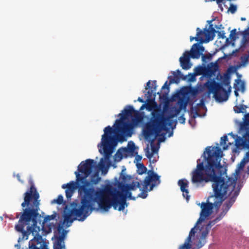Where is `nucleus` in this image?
<instances>
[{
  "instance_id": "1",
  "label": "nucleus",
  "mask_w": 249,
  "mask_h": 249,
  "mask_svg": "<svg viewBox=\"0 0 249 249\" xmlns=\"http://www.w3.org/2000/svg\"><path fill=\"white\" fill-rule=\"evenodd\" d=\"M216 149L213 154L211 155L209 148H207L206 150L209 156L206 159L207 163L204 165L203 161H201L200 159H198L196 168L192 173V182L197 187L203 186L206 183L212 181L214 195L208 198V203H201L200 217L195 227L191 230L187 237H190L189 244H191L192 237L194 236L196 232V227L212 214L213 208L218 209L228 196L229 197V199L223 204L220 213L214 219L210 221L205 227H203L200 230L202 241H194L193 243V245L197 249L201 248L204 245L205 238L212 226L221 220L226 215L240 192V188H235L236 178H229L225 180L221 177L216 176V171L221 167L219 163V154L221 153V151L219 148Z\"/></svg>"
},
{
  "instance_id": "2",
  "label": "nucleus",
  "mask_w": 249,
  "mask_h": 249,
  "mask_svg": "<svg viewBox=\"0 0 249 249\" xmlns=\"http://www.w3.org/2000/svg\"><path fill=\"white\" fill-rule=\"evenodd\" d=\"M231 79H208L204 85L197 84L196 88H191L189 90L187 88H185L178 94L177 104L179 107H173L171 114L166 116L163 112L160 111L152 112L150 121L144 125L143 129L145 139L151 140V151L148 145L144 149L145 155L150 162H156L159 158L158 154L160 145L154 144L155 139L158 136H161L164 139L170 129H174L177 121L173 120V118L177 117L181 109L186 108L189 99V93L196 96L206 89L208 97H210L211 94H213V98L217 102H225L228 100L231 91ZM162 138H160V142L164 141Z\"/></svg>"
},
{
  "instance_id": "3",
  "label": "nucleus",
  "mask_w": 249,
  "mask_h": 249,
  "mask_svg": "<svg viewBox=\"0 0 249 249\" xmlns=\"http://www.w3.org/2000/svg\"><path fill=\"white\" fill-rule=\"evenodd\" d=\"M96 169V163L93 160L87 159L83 161L78 166L77 170L74 173L76 181H71L67 184L62 185V188L66 189L65 193L68 199L71 197L76 188H78L79 195L81 197L80 203L73 202L71 204V208L70 210H67V206L65 207L62 224L69 227L75 220L84 221L94 209V203L96 202L99 205L98 200H86V198L81 190L82 187L86 185V188H93L96 191L99 189H104L105 186L103 188H95L91 185L97 184L101 180L99 172L95 171Z\"/></svg>"
},
{
  "instance_id": "4",
  "label": "nucleus",
  "mask_w": 249,
  "mask_h": 249,
  "mask_svg": "<svg viewBox=\"0 0 249 249\" xmlns=\"http://www.w3.org/2000/svg\"><path fill=\"white\" fill-rule=\"evenodd\" d=\"M39 195L34 185L24 193V201L21 203L23 209L18 224L16 231L27 236L32 233L34 238L29 242V249H48V245L39 235L40 227L37 226V218L39 215Z\"/></svg>"
},
{
  "instance_id": "5",
  "label": "nucleus",
  "mask_w": 249,
  "mask_h": 249,
  "mask_svg": "<svg viewBox=\"0 0 249 249\" xmlns=\"http://www.w3.org/2000/svg\"><path fill=\"white\" fill-rule=\"evenodd\" d=\"M140 182L133 181L129 184L119 182L117 188L112 184H107L104 189L96 191L93 188H86V185L82 186L81 190L86 200H98L99 207L101 210L107 212L113 206L115 210L121 211L124 210L127 198L135 199L131 196L130 191L140 188Z\"/></svg>"
},
{
  "instance_id": "6",
  "label": "nucleus",
  "mask_w": 249,
  "mask_h": 249,
  "mask_svg": "<svg viewBox=\"0 0 249 249\" xmlns=\"http://www.w3.org/2000/svg\"><path fill=\"white\" fill-rule=\"evenodd\" d=\"M134 111L132 106H126L122 113L118 115L121 116V118L116 120L113 125L114 129L109 125L104 128V133L102 136L101 141L98 144V147L100 153L103 154L105 158H110L117 144V141L124 142L126 140V137L131 136V124L124 121L123 119L124 116H131Z\"/></svg>"
},
{
  "instance_id": "7",
  "label": "nucleus",
  "mask_w": 249,
  "mask_h": 249,
  "mask_svg": "<svg viewBox=\"0 0 249 249\" xmlns=\"http://www.w3.org/2000/svg\"><path fill=\"white\" fill-rule=\"evenodd\" d=\"M56 216V213L47 215L44 217L42 225V230L49 233L54 231V236L55 241L53 242V249H66L64 239L67 234V231L63 230V225L61 223H58L55 222V223H49V222L53 220Z\"/></svg>"
},
{
  "instance_id": "8",
  "label": "nucleus",
  "mask_w": 249,
  "mask_h": 249,
  "mask_svg": "<svg viewBox=\"0 0 249 249\" xmlns=\"http://www.w3.org/2000/svg\"><path fill=\"white\" fill-rule=\"evenodd\" d=\"M204 47L198 43H195L192 46L190 51H186L183 53L182 56L179 58L180 66L184 70H189L191 68L192 64L190 62V58L198 59L202 56V60L206 62L212 59L213 54L208 53L203 54Z\"/></svg>"
},
{
  "instance_id": "9",
  "label": "nucleus",
  "mask_w": 249,
  "mask_h": 249,
  "mask_svg": "<svg viewBox=\"0 0 249 249\" xmlns=\"http://www.w3.org/2000/svg\"><path fill=\"white\" fill-rule=\"evenodd\" d=\"M160 183V176L153 170H149L147 176L143 181L142 189L141 187L140 188L142 192L138 195L137 197L145 198L147 196V191L152 190L155 186H158Z\"/></svg>"
},
{
  "instance_id": "10",
  "label": "nucleus",
  "mask_w": 249,
  "mask_h": 249,
  "mask_svg": "<svg viewBox=\"0 0 249 249\" xmlns=\"http://www.w3.org/2000/svg\"><path fill=\"white\" fill-rule=\"evenodd\" d=\"M206 78H211L215 76V78H223L220 75L219 70V66L217 63H210L207 67H205Z\"/></svg>"
},
{
  "instance_id": "11",
  "label": "nucleus",
  "mask_w": 249,
  "mask_h": 249,
  "mask_svg": "<svg viewBox=\"0 0 249 249\" xmlns=\"http://www.w3.org/2000/svg\"><path fill=\"white\" fill-rule=\"evenodd\" d=\"M216 33H217V31L213 28V24H210L208 29L205 28L202 31L203 36H205V42L207 43L213 40Z\"/></svg>"
},
{
  "instance_id": "12",
  "label": "nucleus",
  "mask_w": 249,
  "mask_h": 249,
  "mask_svg": "<svg viewBox=\"0 0 249 249\" xmlns=\"http://www.w3.org/2000/svg\"><path fill=\"white\" fill-rule=\"evenodd\" d=\"M178 185L180 187L181 191L182 192V195L186 200L188 201L190 199V196L189 195L188 185L189 182L186 179H179L178 181Z\"/></svg>"
},
{
  "instance_id": "13",
  "label": "nucleus",
  "mask_w": 249,
  "mask_h": 249,
  "mask_svg": "<svg viewBox=\"0 0 249 249\" xmlns=\"http://www.w3.org/2000/svg\"><path fill=\"white\" fill-rule=\"evenodd\" d=\"M196 75L194 72L190 73L188 75H184L179 70L176 71H172L167 78H195Z\"/></svg>"
},
{
  "instance_id": "14",
  "label": "nucleus",
  "mask_w": 249,
  "mask_h": 249,
  "mask_svg": "<svg viewBox=\"0 0 249 249\" xmlns=\"http://www.w3.org/2000/svg\"><path fill=\"white\" fill-rule=\"evenodd\" d=\"M128 153V150L126 147L120 148L115 155V160L119 161L123 158H126Z\"/></svg>"
},
{
  "instance_id": "15",
  "label": "nucleus",
  "mask_w": 249,
  "mask_h": 249,
  "mask_svg": "<svg viewBox=\"0 0 249 249\" xmlns=\"http://www.w3.org/2000/svg\"><path fill=\"white\" fill-rule=\"evenodd\" d=\"M233 88L242 93H244L246 90V83L241 79H236L234 83Z\"/></svg>"
},
{
  "instance_id": "16",
  "label": "nucleus",
  "mask_w": 249,
  "mask_h": 249,
  "mask_svg": "<svg viewBox=\"0 0 249 249\" xmlns=\"http://www.w3.org/2000/svg\"><path fill=\"white\" fill-rule=\"evenodd\" d=\"M202 34V30H201L198 27L197 28L196 36H190V41H192L193 40H195L196 41L199 42L201 43L205 42V39H204Z\"/></svg>"
},
{
  "instance_id": "17",
  "label": "nucleus",
  "mask_w": 249,
  "mask_h": 249,
  "mask_svg": "<svg viewBox=\"0 0 249 249\" xmlns=\"http://www.w3.org/2000/svg\"><path fill=\"white\" fill-rule=\"evenodd\" d=\"M194 72L196 76L202 75L200 78H206L205 66H198L194 69Z\"/></svg>"
},
{
  "instance_id": "18",
  "label": "nucleus",
  "mask_w": 249,
  "mask_h": 249,
  "mask_svg": "<svg viewBox=\"0 0 249 249\" xmlns=\"http://www.w3.org/2000/svg\"><path fill=\"white\" fill-rule=\"evenodd\" d=\"M228 141V137L226 135L223 136L221 138L220 145L223 147L224 150L228 149L229 145H231V142H229L228 144H226V142Z\"/></svg>"
},
{
  "instance_id": "19",
  "label": "nucleus",
  "mask_w": 249,
  "mask_h": 249,
  "mask_svg": "<svg viewBox=\"0 0 249 249\" xmlns=\"http://www.w3.org/2000/svg\"><path fill=\"white\" fill-rule=\"evenodd\" d=\"M247 107L246 105H240L239 106H235L234 107V110L236 113H244L246 111Z\"/></svg>"
},
{
  "instance_id": "20",
  "label": "nucleus",
  "mask_w": 249,
  "mask_h": 249,
  "mask_svg": "<svg viewBox=\"0 0 249 249\" xmlns=\"http://www.w3.org/2000/svg\"><path fill=\"white\" fill-rule=\"evenodd\" d=\"M137 173L139 175H142L146 172L147 168L144 166L143 163H137Z\"/></svg>"
},
{
  "instance_id": "21",
  "label": "nucleus",
  "mask_w": 249,
  "mask_h": 249,
  "mask_svg": "<svg viewBox=\"0 0 249 249\" xmlns=\"http://www.w3.org/2000/svg\"><path fill=\"white\" fill-rule=\"evenodd\" d=\"M235 71L236 70L234 68L230 67L228 69L223 78H230L231 74L234 73Z\"/></svg>"
},
{
  "instance_id": "22",
  "label": "nucleus",
  "mask_w": 249,
  "mask_h": 249,
  "mask_svg": "<svg viewBox=\"0 0 249 249\" xmlns=\"http://www.w3.org/2000/svg\"><path fill=\"white\" fill-rule=\"evenodd\" d=\"M190 240V237L187 238L184 243L180 247L179 249H190L192 245L189 244V241Z\"/></svg>"
},
{
  "instance_id": "23",
  "label": "nucleus",
  "mask_w": 249,
  "mask_h": 249,
  "mask_svg": "<svg viewBox=\"0 0 249 249\" xmlns=\"http://www.w3.org/2000/svg\"><path fill=\"white\" fill-rule=\"evenodd\" d=\"M51 204H53L54 203H57L58 204H61L63 203V196L62 195H60L58 196L57 199H54L51 201Z\"/></svg>"
},
{
  "instance_id": "24",
  "label": "nucleus",
  "mask_w": 249,
  "mask_h": 249,
  "mask_svg": "<svg viewBox=\"0 0 249 249\" xmlns=\"http://www.w3.org/2000/svg\"><path fill=\"white\" fill-rule=\"evenodd\" d=\"M129 152H133L135 150V145L133 142H129L127 144V148Z\"/></svg>"
},
{
  "instance_id": "25",
  "label": "nucleus",
  "mask_w": 249,
  "mask_h": 249,
  "mask_svg": "<svg viewBox=\"0 0 249 249\" xmlns=\"http://www.w3.org/2000/svg\"><path fill=\"white\" fill-rule=\"evenodd\" d=\"M236 29H234L231 31L230 38L232 41H235L236 39Z\"/></svg>"
},
{
  "instance_id": "26",
  "label": "nucleus",
  "mask_w": 249,
  "mask_h": 249,
  "mask_svg": "<svg viewBox=\"0 0 249 249\" xmlns=\"http://www.w3.org/2000/svg\"><path fill=\"white\" fill-rule=\"evenodd\" d=\"M217 35L219 38L225 39L226 38V36H225V33L224 31H217Z\"/></svg>"
},
{
  "instance_id": "27",
  "label": "nucleus",
  "mask_w": 249,
  "mask_h": 249,
  "mask_svg": "<svg viewBox=\"0 0 249 249\" xmlns=\"http://www.w3.org/2000/svg\"><path fill=\"white\" fill-rule=\"evenodd\" d=\"M237 9L236 6L235 5H234L233 4H231L230 8V11L233 14L235 13Z\"/></svg>"
},
{
  "instance_id": "28",
  "label": "nucleus",
  "mask_w": 249,
  "mask_h": 249,
  "mask_svg": "<svg viewBox=\"0 0 249 249\" xmlns=\"http://www.w3.org/2000/svg\"><path fill=\"white\" fill-rule=\"evenodd\" d=\"M196 105H197V106H199V107H203V106H204V105H205V101H204V99H201L200 100V102L199 103H197Z\"/></svg>"
},
{
  "instance_id": "29",
  "label": "nucleus",
  "mask_w": 249,
  "mask_h": 249,
  "mask_svg": "<svg viewBox=\"0 0 249 249\" xmlns=\"http://www.w3.org/2000/svg\"><path fill=\"white\" fill-rule=\"evenodd\" d=\"M178 121L181 124H184L185 122V119L183 116H180L178 118Z\"/></svg>"
},
{
  "instance_id": "30",
  "label": "nucleus",
  "mask_w": 249,
  "mask_h": 249,
  "mask_svg": "<svg viewBox=\"0 0 249 249\" xmlns=\"http://www.w3.org/2000/svg\"><path fill=\"white\" fill-rule=\"evenodd\" d=\"M249 59V56L247 55H246L243 57H242V60L244 62L246 63L248 61Z\"/></svg>"
},
{
  "instance_id": "31",
  "label": "nucleus",
  "mask_w": 249,
  "mask_h": 249,
  "mask_svg": "<svg viewBox=\"0 0 249 249\" xmlns=\"http://www.w3.org/2000/svg\"><path fill=\"white\" fill-rule=\"evenodd\" d=\"M171 80V82H175L176 83H178V81H179V80L180 79H174V78H173V79H170Z\"/></svg>"
},
{
  "instance_id": "32",
  "label": "nucleus",
  "mask_w": 249,
  "mask_h": 249,
  "mask_svg": "<svg viewBox=\"0 0 249 249\" xmlns=\"http://www.w3.org/2000/svg\"><path fill=\"white\" fill-rule=\"evenodd\" d=\"M238 91H239L237 89L234 90V95L236 97H237L239 96V94L238 92Z\"/></svg>"
},
{
  "instance_id": "33",
  "label": "nucleus",
  "mask_w": 249,
  "mask_h": 249,
  "mask_svg": "<svg viewBox=\"0 0 249 249\" xmlns=\"http://www.w3.org/2000/svg\"><path fill=\"white\" fill-rule=\"evenodd\" d=\"M142 157L141 156H139V155H137L136 157V159L137 160H142Z\"/></svg>"
},
{
  "instance_id": "34",
  "label": "nucleus",
  "mask_w": 249,
  "mask_h": 249,
  "mask_svg": "<svg viewBox=\"0 0 249 249\" xmlns=\"http://www.w3.org/2000/svg\"><path fill=\"white\" fill-rule=\"evenodd\" d=\"M137 100H138V101H139L140 102H141V103H144V100L142 98H141V97H139L138 98Z\"/></svg>"
},
{
  "instance_id": "35",
  "label": "nucleus",
  "mask_w": 249,
  "mask_h": 249,
  "mask_svg": "<svg viewBox=\"0 0 249 249\" xmlns=\"http://www.w3.org/2000/svg\"><path fill=\"white\" fill-rule=\"evenodd\" d=\"M188 80L189 82H194L196 81V79H188Z\"/></svg>"
},
{
  "instance_id": "36",
  "label": "nucleus",
  "mask_w": 249,
  "mask_h": 249,
  "mask_svg": "<svg viewBox=\"0 0 249 249\" xmlns=\"http://www.w3.org/2000/svg\"><path fill=\"white\" fill-rule=\"evenodd\" d=\"M147 92V94L149 95H148V97H150V96H151V93H151V92H152V91H151V92H150V91H149V90Z\"/></svg>"
},
{
  "instance_id": "37",
  "label": "nucleus",
  "mask_w": 249,
  "mask_h": 249,
  "mask_svg": "<svg viewBox=\"0 0 249 249\" xmlns=\"http://www.w3.org/2000/svg\"><path fill=\"white\" fill-rule=\"evenodd\" d=\"M150 81H149L147 83V87H148L149 88H150Z\"/></svg>"
},
{
  "instance_id": "38",
  "label": "nucleus",
  "mask_w": 249,
  "mask_h": 249,
  "mask_svg": "<svg viewBox=\"0 0 249 249\" xmlns=\"http://www.w3.org/2000/svg\"><path fill=\"white\" fill-rule=\"evenodd\" d=\"M221 26H222V25H220V26H215V27L216 29H220Z\"/></svg>"
},
{
  "instance_id": "39",
  "label": "nucleus",
  "mask_w": 249,
  "mask_h": 249,
  "mask_svg": "<svg viewBox=\"0 0 249 249\" xmlns=\"http://www.w3.org/2000/svg\"><path fill=\"white\" fill-rule=\"evenodd\" d=\"M199 116L198 113L196 111V115H194V117H196V116Z\"/></svg>"
},
{
  "instance_id": "40",
  "label": "nucleus",
  "mask_w": 249,
  "mask_h": 249,
  "mask_svg": "<svg viewBox=\"0 0 249 249\" xmlns=\"http://www.w3.org/2000/svg\"><path fill=\"white\" fill-rule=\"evenodd\" d=\"M19 215H20L19 213H17V215H16V218H18L19 216Z\"/></svg>"
},
{
  "instance_id": "41",
  "label": "nucleus",
  "mask_w": 249,
  "mask_h": 249,
  "mask_svg": "<svg viewBox=\"0 0 249 249\" xmlns=\"http://www.w3.org/2000/svg\"><path fill=\"white\" fill-rule=\"evenodd\" d=\"M213 21V19L211 20H209V21H208V22H209V24H210Z\"/></svg>"
},
{
  "instance_id": "42",
  "label": "nucleus",
  "mask_w": 249,
  "mask_h": 249,
  "mask_svg": "<svg viewBox=\"0 0 249 249\" xmlns=\"http://www.w3.org/2000/svg\"><path fill=\"white\" fill-rule=\"evenodd\" d=\"M238 78H240L241 77V75L237 74Z\"/></svg>"
},
{
  "instance_id": "43",
  "label": "nucleus",
  "mask_w": 249,
  "mask_h": 249,
  "mask_svg": "<svg viewBox=\"0 0 249 249\" xmlns=\"http://www.w3.org/2000/svg\"><path fill=\"white\" fill-rule=\"evenodd\" d=\"M17 177H18V180H20V179H19V176L18 174L17 175Z\"/></svg>"
},
{
  "instance_id": "44",
  "label": "nucleus",
  "mask_w": 249,
  "mask_h": 249,
  "mask_svg": "<svg viewBox=\"0 0 249 249\" xmlns=\"http://www.w3.org/2000/svg\"><path fill=\"white\" fill-rule=\"evenodd\" d=\"M241 20H245V18H241Z\"/></svg>"
},
{
  "instance_id": "45",
  "label": "nucleus",
  "mask_w": 249,
  "mask_h": 249,
  "mask_svg": "<svg viewBox=\"0 0 249 249\" xmlns=\"http://www.w3.org/2000/svg\"><path fill=\"white\" fill-rule=\"evenodd\" d=\"M167 83V81H166L165 82V83L164 84V85L162 87V88H164V87L166 85Z\"/></svg>"
},
{
  "instance_id": "46",
  "label": "nucleus",
  "mask_w": 249,
  "mask_h": 249,
  "mask_svg": "<svg viewBox=\"0 0 249 249\" xmlns=\"http://www.w3.org/2000/svg\"><path fill=\"white\" fill-rule=\"evenodd\" d=\"M103 160V159H102L101 160V162H102Z\"/></svg>"
},
{
  "instance_id": "47",
  "label": "nucleus",
  "mask_w": 249,
  "mask_h": 249,
  "mask_svg": "<svg viewBox=\"0 0 249 249\" xmlns=\"http://www.w3.org/2000/svg\"><path fill=\"white\" fill-rule=\"evenodd\" d=\"M228 40V38H226V41H227Z\"/></svg>"
}]
</instances>
